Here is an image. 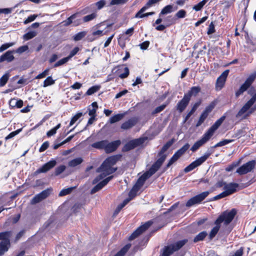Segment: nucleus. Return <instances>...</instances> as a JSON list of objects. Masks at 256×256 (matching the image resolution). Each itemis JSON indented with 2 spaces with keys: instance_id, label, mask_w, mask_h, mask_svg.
Masks as SVG:
<instances>
[{
  "instance_id": "1",
  "label": "nucleus",
  "mask_w": 256,
  "mask_h": 256,
  "mask_svg": "<svg viewBox=\"0 0 256 256\" xmlns=\"http://www.w3.org/2000/svg\"><path fill=\"white\" fill-rule=\"evenodd\" d=\"M118 160L117 156H112L107 158L97 170V172L101 174L94 180V183H96L106 176L116 171V168H112Z\"/></svg>"
},
{
  "instance_id": "50",
  "label": "nucleus",
  "mask_w": 256,
  "mask_h": 256,
  "mask_svg": "<svg viewBox=\"0 0 256 256\" xmlns=\"http://www.w3.org/2000/svg\"><path fill=\"white\" fill-rule=\"evenodd\" d=\"M36 35L35 32H30L24 35L23 37L25 40H28L34 38Z\"/></svg>"
},
{
  "instance_id": "8",
  "label": "nucleus",
  "mask_w": 256,
  "mask_h": 256,
  "mask_svg": "<svg viewBox=\"0 0 256 256\" xmlns=\"http://www.w3.org/2000/svg\"><path fill=\"white\" fill-rule=\"evenodd\" d=\"M209 194V192L206 191L192 197L187 202L186 206L187 207H190L194 204L200 203L206 197L208 196Z\"/></svg>"
},
{
  "instance_id": "17",
  "label": "nucleus",
  "mask_w": 256,
  "mask_h": 256,
  "mask_svg": "<svg viewBox=\"0 0 256 256\" xmlns=\"http://www.w3.org/2000/svg\"><path fill=\"white\" fill-rule=\"evenodd\" d=\"M211 138L208 136L206 132L202 136V138L197 142H196L191 148L192 152H195L200 147L204 145L208 142Z\"/></svg>"
},
{
  "instance_id": "56",
  "label": "nucleus",
  "mask_w": 256,
  "mask_h": 256,
  "mask_svg": "<svg viewBox=\"0 0 256 256\" xmlns=\"http://www.w3.org/2000/svg\"><path fill=\"white\" fill-rule=\"evenodd\" d=\"M86 35V32H81L78 33L74 36V40L76 41H78L82 40L83 38Z\"/></svg>"
},
{
  "instance_id": "32",
  "label": "nucleus",
  "mask_w": 256,
  "mask_h": 256,
  "mask_svg": "<svg viewBox=\"0 0 256 256\" xmlns=\"http://www.w3.org/2000/svg\"><path fill=\"white\" fill-rule=\"evenodd\" d=\"M256 78V72H253L247 78L244 83L248 86H250Z\"/></svg>"
},
{
  "instance_id": "23",
  "label": "nucleus",
  "mask_w": 256,
  "mask_h": 256,
  "mask_svg": "<svg viewBox=\"0 0 256 256\" xmlns=\"http://www.w3.org/2000/svg\"><path fill=\"white\" fill-rule=\"evenodd\" d=\"M14 51L8 50L4 53V54L0 56V63L4 61H6L8 62H11L14 60V57L13 56Z\"/></svg>"
},
{
  "instance_id": "4",
  "label": "nucleus",
  "mask_w": 256,
  "mask_h": 256,
  "mask_svg": "<svg viewBox=\"0 0 256 256\" xmlns=\"http://www.w3.org/2000/svg\"><path fill=\"white\" fill-rule=\"evenodd\" d=\"M236 213V211L234 209L230 212H224L216 220V223L220 224L224 222L225 225H228L234 219Z\"/></svg>"
},
{
  "instance_id": "54",
  "label": "nucleus",
  "mask_w": 256,
  "mask_h": 256,
  "mask_svg": "<svg viewBox=\"0 0 256 256\" xmlns=\"http://www.w3.org/2000/svg\"><path fill=\"white\" fill-rule=\"evenodd\" d=\"M22 130V128L18 129L16 131L12 132L11 133H10L8 135L6 138L5 140H6L12 138L18 134Z\"/></svg>"
},
{
  "instance_id": "21",
  "label": "nucleus",
  "mask_w": 256,
  "mask_h": 256,
  "mask_svg": "<svg viewBox=\"0 0 256 256\" xmlns=\"http://www.w3.org/2000/svg\"><path fill=\"white\" fill-rule=\"evenodd\" d=\"M112 178L113 176H108L105 178L104 180L101 182H100V183H98L95 186H94V188H93L91 190V194H94L95 192L102 188Z\"/></svg>"
},
{
  "instance_id": "10",
  "label": "nucleus",
  "mask_w": 256,
  "mask_h": 256,
  "mask_svg": "<svg viewBox=\"0 0 256 256\" xmlns=\"http://www.w3.org/2000/svg\"><path fill=\"white\" fill-rule=\"evenodd\" d=\"M189 147L190 144H186L182 148L177 150L169 160L166 167H170L175 162H176L178 158L188 149Z\"/></svg>"
},
{
  "instance_id": "25",
  "label": "nucleus",
  "mask_w": 256,
  "mask_h": 256,
  "mask_svg": "<svg viewBox=\"0 0 256 256\" xmlns=\"http://www.w3.org/2000/svg\"><path fill=\"white\" fill-rule=\"evenodd\" d=\"M200 86H193L191 88L188 92L184 94V95L190 100L191 97L192 96H196L200 92Z\"/></svg>"
},
{
  "instance_id": "3",
  "label": "nucleus",
  "mask_w": 256,
  "mask_h": 256,
  "mask_svg": "<svg viewBox=\"0 0 256 256\" xmlns=\"http://www.w3.org/2000/svg\"><path fill=\"white\" fill-rule=\"evenodd\" d=\"M168 148L167 147H166V145L164 144L160 153L158 154V156L160 158H158V160H156V162H155L152 166L150 167V172H152V174H154L160 167L162 163L165 160L166 158L167 157V154H164V152L168 149Z\"/></svg>"
},
{
  "instance_id": "36",
  "label": "nucleus",
  "mask_w": 256,
  "mask_h": 256,
  "mask_svg": "<svg viewBox=\"0 0 256 256\" xmlns=\"http://www.w3.org/2000/svg\"><path fill=\"white\" fill-rule=\"evenodd\" d=\"M208 0H202V1L198 2V4L194 5L193 6V10L198 12L203 8V6L206 4L208 2Z\"/></svg>"
},
{
  "instance_id": "37",
  "label": "nucleus",
  "mask_w": 256,
  "mask_h": 256,
  "mask_svg": "<svg viewBox=\"0 0 256 256\" xmlns=\"http://www.w3.org/2000/svg\"><path fill=\"white\" fill-rule=\"evenodd\" d=\"M172 8L173 6L170 4L166 6L162 9L160 15V16L161 14H166L170 13L172 12Z\"/></svg>"
},
{
  "instance_id": "28",
  "label": "nucleus",
  "mask_w": 256,
  "mask_h": 256,
  "mask_svg": "<svg viewBox=\"0 0 256 256\" xmlns=\"http://www.w3.org/2000/svg\"><path fill=\"white\" fill-rule=\"evenodd\" d=\"M214 224L216 226L212 228L209 234L210 239L213 238L216 236L220 228V224H216V221Z\"/></svg>"
},
{
  "instance_id": "61",
  "label": "nucleus",
  "mask_w": 256,
  "mask_h": 256,
  "mask_svg": "<svg viewBox=\"0 0 256 256\" xmlns=\"http://www.w3.org/2000/svg\"><path fill=\"white\" fill-rule=\"evenodd\" d=\"M28 48V46H22L19 47L16 50V52L18 54H22V52L26 51Z\"/></svg>"
},
{
  "instance_id": "19",
  "label": "nucleus",
  "mask_w": 256,
  "mask_h": 256,
  "mask_svg": "<svg viewBox=\"0 0 256 256\" xmlns=\"http://www.w3.org/2000/svg\"><path fill=\"white\" fill-rule=\"evenodd\" d=\"M56 164V162L55 160H51L48 162L44 164L40 168H38L36 172L38 173L46 172L52 168H54Z\"/></svg>"
},
{
  "instance_id": "26",
  "label": "nucleus",
  "mask_w": 256,
  "mask_h": 256,
  "mask_svg": "<svg viewBox=\"0 0 256 256\" xmlns=\"http://www.w3.org/2000/svg\"><path fill=\"white\" fill-rule=\"evenodd\" d=\"M10 240L2 241L0 242V256H2L8 250Z\"/></svg>"
},
{
  "instance_id": "24",
  "label": "nucleus",
  "mask_w": 256,
  "mask_h": 256,
  "mask_svg": "<svg viewBox=\"0 0 256 256\" xmlns=\"http://www.w3.org/2000/svg\"><path fill=\"white\" fill-rule=\"evenodd\" d=\"M137 122L138 119L136 118H132L124 122L121 126V128L124 130L129 129L135 126Z\"/></svg>"
},
{
  "instance_id": "7",
  "label": "nucleus",
  "mask_w": 256,
  "mask_h": 256,
  "mask_svg": "<svg viewBox=\"0 0 256 256\" xmlns=\"http://www.w3.org/2000/svg\"><path fill=\"white\" fill-rule=\"evenodd\" d=\"M210 152H206L201 157L197 158L196 160L192 162L190 164L187 166L184 170L185 172H188L192 171L196 167L200 166L208 158L210 155Z\"/></svg>"
},
{
  "instance_id": "44",
  "label": "nucleus",
  "mask_w": 256,
  "mask_h": 256,
  "mask_svg": "<svg viewBox=\"0 0 256 256\" xmlns=\"http://www.w3.org/2000/svg\"><path fill=\"white\" fill-rule=\"evenodd\" d=\"M61 126L60 124H58L56 126L51 129L47 132L46 135L48 136H51L56 134V130L60 128Z\"/></svg>"
},
{
  "instance_id": "58",
  "label": "nucleus",
  "mask_w": 256,
  "mask_h": 256,
  "mask_svg": "<svg viewBox=\"0 0 256 256\" xmlns=\"http://www.w3.org/2000/svg\"><path fill=\"white\" fill-rule=\"evenodd\" d=\"M68 60H69L68 59V58L67 57L64 58L58 61L54 64V67H58V66H62V65L66 64V62H67Z\"/></svg>"
},
{
  "instance_id": "29",
  "label": "nucleus",
  "mask_w": 256,
  "mask_h": 256,
  "mask_svg": "<svg viewBox=\"0 0 256 256\" xmlns=\"http://www.w3.org/2000/svg\"><path fill=\"white\" fill-rule=\"evenodd\" d=\"M82 162V159L81 158H77L70 161L68 165L70 167H75L80 164Z\"/></svg>"
},
{
  "instance_id": "52",
  "label": "nucleus",
  "mask_w": 256,
  "mask_h": 256,
  "mask_svg": "<svg viewBox=\"0 0 256 256\" xmlns=\"http://www.w3.org/2000/svg\"><path fill=\"white\" fill-rule=\"evenodd\" d=\"M233 141L232 140H224L222 141H220L218 143H217L215 146L214 147H220L222 146H225Z\"/></svg>"
},
{
  "instance_id": "64",
  "label": "nucleus",
  "mask_w": 256,
  "mask_h": 256,
  "mask_svg": "<svg viewBox=\"0 0 256 256\" xmlns=\"http://www.w3.org/2000/svg\"><path fill=\"white\" fill-rule=\"evenodd\" d=\"M214 32H215L214 24V22H212L209 25L207 33L208 34H210L214 33Z\"/></svg>"
},
{
  "instance_id": "40",
  "label": "nucleus",
  "mask_w": 256,
  "mask_h": 256,
  "mask_svg": "<svg viewBox=\"0 0 256 256\" xmlns=\"http://www.w3.org/2000/svg\"><path fill=\"white\" fill-rule=\"evenodd\" d=\"M100 88V86H95L90 88L86 92V94L88 96L92 95L94 93L98 92Z\"/></svg>"
},
{
  "instance_id": "9",
  "label": "nucleus",
  "mask_w": 256,
  "mask_h": 256,
  "mask_svg": "<svg viewBox=\"0 0 256 256\" xmlns=\"http://www.w3.org/2000/svg\"><path fill=\"white\" fill-rule=\"evenodd\" d=\"M147 139V137H143L132 140L125 144L124 147V150L128 151L134 149L136 146L143 144Z\"/></svg>"
},
{
  "instance_id": "27",
  "label": "nucleus",
  "mask_w": 256,
  "mask_h": 256,
  "mask_svg": "<svg viewBox=\"0 0 256 256\" xmlns=\"http://www.w3.org/2000/svg\"><path fill=\"white\" fill-rule=\"evenodd\" d=\"M106 144H107V140H103L92 144V146L97 149H103L105 150Z\"/></svg>"
},
{
  "instance_id": "51",
  "label": "nucleus",
  "mask_w": 256,
  "mask_h": 256,
  "mask_svg": "<svg viewBox=\"0 0 256 256\" xmlns=\"http://www.w3.org/2000/svg\"><path fill=\"white\" fill-rule=\"evenodd\" d=\"M44 199L42 198V196L40 195V194H38L34 196V197L32 200L31 203L32 204H36V203H38L42 200Z\"/></svg>"
},
{
  "instance_id": "39",
  "label": "nucleus",
  "mask_w": 256,
  "mask_h": 256,
  "mask_svg": "<svg viewBox=\"0 0 256 256\" xmlns=\"http://www.w3.org/2000/svg\"><path fill=\"white\" fill-rule=\"evenodd\" d=\"M130 247V244L126 245L120 252H118L114 256H124L126 252Z\"/></svg>"
},
{
  "instance_id": "57",
  "label": "nucleus",
  "mask_w": 256,
  "mask_h": 256,
  "mask_svg": "<svg viewBox=\"0 0 256 256\" xmlns=\"http://www.w3.org/2000/svg\"><path fill=\"white\" fill-rule=\"evenodd\" d=\"M66 166H64V165H61L59 166H58L55 169V174L56 176H58V175L60 174L63 172L64 171V170H66Z\"/></svg>"
},
{
  "instance_id": "14",
  "label": "nucleus",
  "mask_w": 256,
  "mask_h": 256,
  "mask_svg": "<svg viewBox=\"0 0 256 256\" xmlns=\"http://www.w3.org/2000/svg\"><path fill=\"white\" fill-rule=\"evenodd\" d=\"M152 224V221H148L138 228L130 236V240H133L140 234L146 231Z\"/></svg>"
},
{
  "instance_id": "13",
  "label": "nucleus",
  "mask_w": 256,
  "mask_h": 256,
  "mask_svg": "<svg viewBox=\"0 0 256 256\" xmlns=\"http://www.w3.org/2000/svg\"><path fill=\"white\" fill-rule=\"evenodd\" d=\"M252 105L248 102L242 107V108L239 110L237 114L236 115V118H246L248 116L251 114H252L255 109L252 108L250 110H248Z\"/></svg>"
},
{
  "instance_id": "18",
  "label": "nucleus",
  "mask_w": 256,
  "mask_h": 256,
  "mask_svg": "<svg viewBox=\"0 0 256 256\" xmlns=\"http://www.w3.org/2000/svg\"><path fill=\"white\" fill-rule=\"evenodd\" d=\"M238 186V184L236 183H224V190L226 192L228 196H230L236 192V188Z\"/></svg>"
},
{
  "instance_id": "60",
  "label": "nucleus",
  "mask_w": 256,
  "mask_h": 256,
  "mask_svg": "<svg viewBox=\"0 0 256 256\" xmlns=\"http://www.w3.org/2000/svg\"><path fill=\"white\" fill-rule=\"evenodd\" d=\"M37 16H38L36 14L30 15L24 22V24H26L34 21Z\"/></svg>"
},
{
  "instance_id": "49",
  "label": "nucleus",
  "mask_w": 256,
  "mask_h": 256,
  "mask_svg": "<svg viewBox=\"0 0 256 256\" xmlns=\"http://www.w3.org/2000/svg\"><path fill=\"white\" fill-rule=\"evenodd\" d=\"M128 0H111L110 3V6L123 4L127 2Z\"/></svg>"
},
{
  "instance_id": "41",
  "label": "nucleus",
  "mask_w": 256,
  "mask_h": 256,
  "mask_svg": "<svg viewBox=\"0 0 256 256\" xmlns=\"http://www.w3.org/2000/svg\"><path fill=\"white\" fill-rule=\"evenodd\" d=\"M10 234V232H0V240H3V241L10 240L9 238Z\"/></svg>"
},
{
  "instance_id": "15",
  "label": "nucleus",
  "mask_w": 256,
  "mask_h": 256,
  "mask_svg": "<svg viewBox=\"0 0 256 256\" xmlns=\"http://www.w3.org/2000/svg\"><path fill=\"white\" fill-rule=\"evenodd\" d=\"M229 73V70H224L220 76L217 78L216 88L217 90H220L224 86L226 78Z\"/></svg>"
},
{
  "instance_id": "59",
  "label": "nucleus",
  "mask_w": 256,
  "mask_h": 256,
  "mask_svg": "<svg viewBox=\"0 0 256 256\" xmlns=\"http://www.w3.org/2000/svg\"><path fill=\"white\" fill-rule=\"evenodd\" d=\"M14 42H10L4 44L2 45L1 46H0V52H2L3 51L9 48L10 47L14 45Z\"/></svg>"
},
{
  "instance_id": "16",
  "label": "nucleus",
  "mask_w": 256,
  "mask_h": 256,
  "mask_svg": "<svg viewBox=\"0 0 256 256\" xmlns=\"http://www.w3.org/2000/svg\"><path fill=\"white\" fill-rule=\"evenodd\" d=\"M226 118V116H223L218 120L206 132L210 138L214 135L215 131L219 128Z\"/></svg>"
},
{
  "instance_id": "53",
  "label": "nucleus",
  "mask_w": 256,
  "mask_h": 256,
  "mask_svg": "<svg viewBox=\"0 0 256 256\" xmlns=\"http://www.w3.org/2000/svg\"><path fill=\"white\" fill-rule=\"evenodd\" d=\"M74 189V188H67L62 190L59 193V196H62L69 194L72 190Z\"/></svg>"
},
{
  "instance_id": "20",
  "label": "nucleus",
  "mask_w": 256,
  "mask_h": 256,
  "mask_svg": "<svg viewBox=\"0 0 256 256\" xmlns=\"http://www.w3.org/2000/svg\"><path fill=\"white\" fill-rule=\"evenodd\" d=\"M120 140L113 141L110 142L107 140V144H106L105 152L106 153H110L113 152L114 151L116 150V149L120 145Z\"/></svg>"
},
{
  "instance_id": "2",
  "label": "nucleus",
  "mask_w": 256,
  "mask_h": 256,
  "mask_svg": "<svg viewBox=\"0 0 256 256\" xmlns=\"http://www.w3.org/2000/svg\"><path fill=\"white\" fill-rule=\"evenodd\" d=\"M154 174H152V172L148 170L146 172L144 173L137 180L136 184L132 187V189L129 192V197L133 198L136 195L138 191L143 186L144 182L146 179L149 178Z\"/></svg>"
},
{
  "instance_id": "34",
  "label": "nucleus",
  "mask_w": 256,
  "mask_h": 256,
  "mask_svg": "<svg viewBox=\"0 0 256 256\" xmlns=\"http://www.w3.org/2000/svg\"><path fill=\"white\" fill-rule=\"evenodd\" d=\"M207 236V232L205 231L199 233L194 240V242H198L199 241L202 240L205 237Z\"/></svg>"
},
{
  "instance_id": "30",
  "label": "nucleus",
  "mask_w": 256,
  "mask_h": 256,
  "mask_svg": "<svg viewBox=\"0 0 256 256\" xmlns=\"http://www.w3.org/2000/svg\"><path fill=\"white\" fill-rule=\"evenodd\" d=\"M124 114H116L112 116L110 118V124H114L116 122H118L120 120L124 117Z\"/></svg>"
},
{
  "instance_id": "35",
  "label": "nucleus",
  "mask_w": 256,
  "mask_h": 256,
  "mask_svg": "<svg viewBox=\"0 0 256 256\" xmlns=\"http://www.w3.org/2000/svg\"><path fill=\"white\" fill-rule=\"evenodd\" d=\"M250 88L247 84L244 82L240 87L239 90L236 92V97L239 96L240 94H242L248 88Z\"/></svg>"
},
{
  "instance_id": "46",
  "label": "nucleus",
  "mask_w": 256,
  "mask_h": 256,
  "mask_svg": "<svg viewBox=\"0 0 256 256\" xmlns=\"http://www.w3.org/2000/svg\"><path fill=\"white\" fill-rule=\"evenodd\" d=\"M216 105V102H212L208 106H207L204 112L208 114L209 113H210L212 111V110L214 108Z\"/></svg>"
},
{
  "instance_id": "6",
  "label": "nucleus",
  "mask_w": 256,
  "mask_h": 256,
  "mask_svg": "<svg viewBox=\"0 0 256 256\" xmlns=\"http://www.w3.org/2000/svg\"><path fill=\"white\" fill-rule=\"evenodd\" d=\"M186 242V240H183L166 247L164 250L162 256H170L174 252L180 249Z\"/></svg>"
},
{
  "instance_id": "43",
  "label": "nucleus",
  "mask_w": 256,
  "mask_h": 256,
  "mask_svg": "<svg viewBox=\"0 0 256 256\" xmlns=\"http://www.w3.org/2000/svg\"><path fill=\"white\" fill-rule=\"evenodd\" d=\"M148 8L144 6L136 14V18H142L144 17V14H143Z\"/></svg>"
},
{
  "instance_id": "47",
  "label": "nucleus",
  "mask_w": 256,
  "mask_h": 256,
  "mask_svg": "<svg viewBox=\"0 0 256 256\" xmlns=\"http://www.w3.org/2000/svg\"><path fill=\"white\" fill-rule=\"evenodd\" d=\"M52 192V189L51 188H48L42 191L40 194L42 196V198L44 200L47 197L50 196V194Z\"/></svg>"
},
{
  "instance_id": "22",
  "label": "nucleus",
  "mask_w": 256,
  "mask_h": 256,
  "mask_svg": "<svg viewBox=\"0 0 256 256\" xmlns=\"http://www.w3.org/2000/svg\"><path fill=\"white\" fill-rule=\"evenodd\" d=\"M190 100L184 95L183 98L177 104L176 108L179 112H182L188 105Z\"/></svg>"
},
{
  "instance_id": "45",
  "label": "nucleus",
  "mask_w": 256,
  "mask_h": 256,
  "mask_svg": "<svg viewBox=\"0 0 256 256\" xmlns=\"http://www.w3.org/2000/svg\"><path fill=\"white\" fill-rule=\"evenodd\" d=\"M54 84V80L51 76L48 77L44 82V87H46Z\"/></svg>"
},
{
  "instance_id": "48",
  "label": "nucleus",
  "mask_w": 256,
  "mask_h": 256,
  "mask_svg": "<svg viewBox=\"0 0 256 256\" xmlns=\"http://www.w3.org/2000/svg\"><path fill=\"white\" fill-rule=\"evenodd\" d=\"M52 192V189L51 188H48L42 191L40 194L42 196V198L44 200L47 197L50 196V194Z\"/></svg>"
},
{
  "instance_id": "62",
  "label": "nucleus",
  "mask_w": 256,
  "mask_h": 256,
  "mask_svg": "<svg viewBox=\"0 0 256 256\" xmlns=\"http://www.w3.org/2000/svg\"><path fill=\"white\" fill-rule=\"evenodd\" d=\"M80 48L78 47L74 48L70 52L68 56H67L68 59L70 60L72 57L75 56L78 52L79 51Z\"/></svg>"
},
{
  "instance_id": "5",
  "label": "nucleus",
  "mask_w": 256,
  "mask_h": 256,
  "mask_svg": "<svg viewBox=\"0 0 256 256\" xmlns=\"http://www.w3.org/2000/svg\"><path fill=\"white\" fill-rule=\"evenodd\" d=\"M256 166V160H250L239 167L237 169L236 172L240 175H244L248 172H252Z\"/></svg>"
},
{
  "instance_id": "38",
  "label": "nucleus",
  "mask_w": 256,
  "mask_h": 256,
  "mask_svg": "<svg viewBox=\"0 0 256 256\" xmlns=\"http://www.w3.org/2000/svg\"><path fill=\"white\" fill-rule=\"evenodd\" d=\"M208 114L206 113L205 112H203L200 115L199 120L196 124V126L198 127L200 126L204 121V120L208 116Z\"/></svg>"
},
{
  "instance_id": "12",
  "label": "nucleus",
  "mask_w": 256,
  "mask_h": 256,
  "mask_svg": "<svg viewBox=\"0 0 256 256\" xmlns=\"http://www.w3.org/2000/svg\"><path fill=\"white\" fill-rule=\"evenodd\" d=\"M189 147L190 144H186L182 148L177 150L169 160L166 167H170L175 162H176L178 158L188 149Z\"/></svg>"
},
{
  "instance_id": "55",
  "label": "nucleus",
  "mask_w": 256,
  "mask_h": 256,
  "mask_svg": "<svg viewBox=\"0 0 256 256\" xmlns=\"http://www.w3.org/2000/svg\"><path fill=\"white\" fill-rule=\"evenodd\" d=\"M106 4V0H100L96 3H95L94 5L96 6L98 10H101L102 8L104 7V6Z\"/></svg>"
},
{
  "instance_id": "33",
  "label": "nucleus",
  "mask_w": 256,
  "mask_h": 256,
  "mask_svg": "<svg viewBox=\"0 0 256 256\" xmlns=\"http://www.w3.org/2000/svg\"><path fill=\"white\" fill-rule=\"evenodd\" d=\"M97 16L98 14L96 12H94L90 14L84 16L82 20L84 22H88L95 19Z\"/></svg>"
},
{
  "instance_id": "42",
  "label": "nucleus",
  "mask_w": 256,
  "mask_h": 256,
  "mask_svg": "<svg viewBox=\"0 0 256 256\" xmlns=\"http://www.w3.org/2000/svg\"><path fill=\"white\" fill-rule=\"evenodd\" d=\"M83 115L82 112H78L71 119L70 126H72Z\"/></svg>"
},
{
  "instance_id": "31",
  "label": "nucleus",
  "mask_w": 256,
  "mask_h": 256,
  "mask_svg": "<svg viewBox=\"0 0 256 256\" xmlns=\"http://www.w3.org/2000/svg\"><path fill=\"white\" fill-rule=\"evenodd\" d=\"M10 74L8 72H6L0 78V87L4 86L7 83L9 78Z\"/></svg>"
},
{
  "instance_id": "11",
  "label": "nucleus",
  "mask_w": 256,
  "mask_h": 256,
  "mask_svg": "<svg viewBox=\"0 0 256 256\" xmlns=\"http://www.w3.org/2000/svg\"><path fill=\"white\" fill-rule=\"evenodd\" d=\"M189 147L190 144H186L182 148L177 150L169 160L166 167H170L175 162H176L178 158L188 149Z\"/></svg>"
},
{
  "instance_id": "63",
  "label": "nucleus",
  "mask_w": 256,
  "mask_h": 256,
  "mask_svg": "<svg viewBox=\"0 0 256 256\" xmlns=\"http://www.w3.org/2000/svg\"><path fill=\"white\" fill-rule=\"evenodd\" d=\"M227 196H228V194L226 192L225 190H224L223 192H222V193L220 194H219L215 196L214 198H213V200H219L220 198H224V197H226Z\"/></svg>"
}]
</instances>
